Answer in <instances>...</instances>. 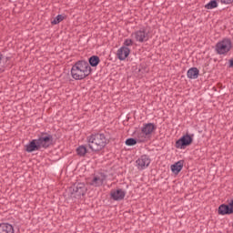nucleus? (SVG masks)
Instances as JSON below:
<instances>
[{
	"label": "nucleus",
	"mask_w": 233,
	"mask_h": 233,
	"mask_svg": "<svg viewBox=\"0 0 233 233\" xmlns=\"http://www.w3.org/2000/svg\"><path fill=\"white\" fill-rule=\"evenodd\" d=\"M76 152L78 156H85L86 154V147L85 146H80L77 149Z\"/></svg>",
	"instance_id": "aec40b11"
},
{
	"label": "nucleus",
	"mask_w": 233,
	"mask_h": 233,
	"mask_svg": "<svg viewBox=\"0 0 233 233\" xmlns=\"http://www.w3.org/2000/svg\"><path fill=\"white\" fill-rule=\"evenodd\" d=\"M133 37L138 43H145V41H148V32L146 29H140L133 34Z\"/></svg>",
	"instance_id": "1a4fd4ad"
},
{
	"label": "nucleus",
	"mask_w": 233,
	"mask_h": 233,
	"mask_svg": "<svg viewBox=\"0 0 233 233\" xmlns=\"http://www.w3.org/2000/svg\"><path fill=\"white\" fill-rule=\"evenodd\" d=\"M218 214L221 216H225L227 214H233V206L231 204L229 205H221L218 208Z\"/></svg>",
	"instance_id": "ddd939ff"
},
{
	"label": "nucleus",
	"mask_w": 233,
	"mask_h": 233,
	"mask_svg": "<svg viewBox=\"0 0 233 233\" xmlns=\"http://www.w3.org/2000/svg\"><path fill=\"white\" fill-rule=\"evenodd\" d=\"M215 50L218 56H227L232 50V41L228 38H224L217 43Z\"/></svg>",
	"instance_id": "39448f33"
},
{
	"label": "nucleus",
	"mask_w": 233,
	"mask_h": 233,
	"mask_svg": "<svg viewBox=\"0 0 233 233\" xmlns=\"http://www.w3.org/2000/svg\"><path fill=\"white\" fill-rule=\"evenodd\" d=\"M65 17L66 16L64 15H58L51 23L52 25H59L61 21H65Z\"/></svg>",
	"instance_id": "6ab92c4d"
},
{
	"label": "nucleus",
	"mask_w": 233,
	"mask_h": 233,
	"mask_svg": "<svg viewBox=\"0 0 233 233\" xmlns=\"http://www.w3.org/2000/svg\"><path fill=\"white\" fill-rule=\"evenodd\" d=\"M72 190L73 198H81V196L86 194V186L84 183H77L73 186Z\"/></svg>",
	"instance_id": "0eeeda50"
},
{
	"label": "nucleus",
	"mask_w": 233,
	"mask_h": 233,
	"mask_svg": "<svg viewBox=\"0 0 233 233\" xmlns=\"http://www.w3.org/2000/svg\"><path fill=\"white\" fill-rule=\"evenodd\" d=\"M133 43L134 42H132V39H126L122 46H126V48H128V46H132Z\"/></svg>",
	"instance_id": "4be33fe9"
},
{
	"label": "nucleus",
	"mask_w": 233,
	"mask_h": 233,
	"mask_svg": "<svg viewBox=\"0 0 233 233\" xmlns=\"http://www.w3.org/2000/svg\"><path fill=\"white\" fill-rule=\"evenodd\" d=\"M193 141V136L192 135H184L182 137H180L177 142H176V148H179L180 150H185L187 147H190L192 145Z\"/></svg>",
	"instance_id": "423d86ee"
},
{
	"label": "nucleus",
	"mask_w": 233,
	"mask_h": 233,
	"mask_svg": "<svg viewBox=\"0 0 233 233\" xmlns=\"http://www.w3.org/2000/svg\"><path fill=\"white\" fill-rule=\"evenodd\" d=\"M99 56H93L89 58V64L91 66H97L99 65Z\"/></svg>",
	"instance_id": "f3484780"
},
{
	"label": "nucleus",
	"mask_w": 233,
	"mask_h": 233,
	"mask_svg": "<svg viewBox=\"0 0 233 233\" xmlns=\"http://www.w3.org/2000/svg\"><path fill=\"white\" fill-rule=\"evenodd\" d=\"M92 74V67L86 61H78L71 68V76L76 81H81Z\"/></svg>",
	"instance_id": "f257e3e1"
},
{
	"label": "nucleus",
	"mask_w": 233,
	"mask_h": 233,
	"mask_svg": "<svg viewBox=\"0 0 233 233\" xmlns=\"http://www.w3.org/2000/svg\"><path fill=\"white\" fill-rule=\"evenodd\" d=\"M198 76L199 70L196 67H192L187 71V77H189V79H198Z\"/></svg>",
	"instance_id": "dca6fc26"
},
{
	"label": "nucleus",
	"mask_w": 233,
	"mask_h": 233,
	"mask_svg": "<svg viewBox=\"0 0 233 233\" xmlns=\"http://www.w3.org/2000/svg\"><path fill=\"white\" fill-rule=\"evenodd\" d=\"M137 141L135 138H128L126 140V145L127 147H134V145H137Z\"/></svg>",
	"instance_id": "412c9836"
},
{
	"label": "nucleus",
	"mask_w": 233,
	"mask_h": 233,
	"mask_svg": "<svg viewBox=\"0 0 233 233\" xmlns=\"http://www.w3.org/2000/svg\"><path fill=\"white\" fill-rule=\"evenodd\" d=\"M0 233H15L14 226L8 223L0 224Z\"/></svg>",
	"instance_id": "2eb2a0df"
},
{
	"label": "nucleus",
	"mask_w": 233,
	"mask_h": 233,
	"mask_svg": "<svg viewBox=\"0 0 233 233\" xmlns=\"http://www.w3.org/2000/svg\"><path fill=\"white\" fill-rule=\"evenodd\" d=\"M229 66H231V67L233 66V60L229 61Z\"/></svg>",
	"instance_id": "b1692460"
},
{
	"label": "nucleus",
	"mask_w": 233,
	"mask_h": 233,
	"mask_svg": "<svg viewBox=\"0 0 233 233\" xmlns=\"http://www.w3.org/2000/svg\"><path fill=\"white\" fill-rule=\"evenodd\" d=\"M87 145L93 152H99L105 148L106 137L103 134L91 135L87 137Z\"/></svg>",
	"instance_id": "7ed1b4c3"
},
{
	"label": "nucleus",
	"mask_w": 233,
	"mask_h": 233,
	"mask_svg": "<svg viewBox=\"0 0 233 233\" xmlns=\"http://www.w3.org/2000/svg\"><path fill=\"white\" fill-rule=\"evenodd\" d=\"M206 8L208 10H212L214 8H218V1H216V0L210 1L209 3H208L206 5Z\"/></svg>",
	"instance_id": "a211bd4d"
},
{
	"label": "nucleus",
	"mask_w": 233,
	"mask_h": 233,
	"mask_svg": "<svg viewBox=\"0 0 233 233\" xmlns=\"http://www.w3.org/2000/svg\"><path fill=\"white\" fill-rule=\"evenodd\" d=\"M52 145V136L48 134H42L38 139L32 140L29 144L25 145L26 152H35L41 148H48Z\"/></svg>",
	"instance_id": "f03ea898"
},
{
	"label": "nucleus",
	"mask_w": 233,
	"mask_h": 233,
	"mask_svg": "<svg viewBox=\"0 0 233 233\" xmlns=\"http://www.w3.org/2000/svg\"><path fill=\"white\" fill-rule=\"evenodd\" d=\"M128 56H130V48L127 47V46H121L117 51H116V57L120 60V61H125V59H127V57H128Z\"/></svg>",
	"instance_id": "9b49d317"
},
{
	"label": "nucleus",
	"mask_w": 233,
	"mask_h": 233,
	"mask_svg": "<svg viewBox=\"0 0 233 233\" xmlns=\"http://www.w3.org/2000/svg\"><path fill=\"white\" fill-rule=\"evenodd\" d=\"M221 5H232L233 0H218Z\"/></svg>",
	"instance_id": "5701e85b"
},
{
	"label": "nucleus",
	"mask_w": 233,
	"mask_h": 233,
	"mask_svg": "<svg viewBox=\"0 0 233 233\" xmlns=\"http://www.w3.org/2000/svg\"><path fill=\"white\" fill-rule=\"evenodd\" d=\"M185 162L183 160H180L171 166V172L173 174L177 175L179 174L180 170H183V165Z\"/></svg>",
	"instance_id": "4468645a"
},
{
	"label": "nucleus",
	"mask_w": 233,
	"mask_h": 233,
	"mask_svg": "<svg viewBox=\"0 0 233 233\" xmlns=\"http://www.w3.org/2000/svg\"><path fill=\"white\" fill-rule=\"evenodd\" d=\"M150 165V158L147 155H143L137 160V166L139 170H145Z\"/></svg>",
	"instance_id": "9d476101"
},
{
	"label": "nucleus",
	"mask_w": 233,
	"mask_h": 233,
	"mask_svg": "<svg viewBox=\"0 0 233 233\" xmlns=\"http://www.w3.org/2000/svg\"><path fill=\"white\" fill-rule=\"evenodd\" d=\"M105 179H106V177L103 174H98L93 177V179L89 182L90 185L93 187H101L103 183H105Z\"/></svg>",
	"instance_id": "f8f14e48"
},
{
	"label": "nucleus",
	"mask_w": 233,
	"mask_h": 233,
	"mask_svg": "<svg viewBox=\"0 0 233 233\" xmlns=\"http://www.w3.org/2000/svg\"><path fill=\"white\" fill-rule=\"evenodd\" d=\"M154 130H156V126L152 123L145 124L141 129L140 132L137 133V139L140 142L147 141V139H150V137L154 133Z\"/></svg>",
	"instance_id": "20e7f679"
},
{
	"label": "nucleus",
	"mask_w": 233,
	"mask_h": 233,
	"mask_svg": "<svg viewBox=\"0 0 233 233\" xmlns=\"http://www.w3.org/2000/svg\"><path fill=\"white\" fill-rule=\"evenodd\" d=\"M125 196H127V192L121 188L112 189L110 192L111 199L114 201H122L125 199Z\"/></svg>",
	"instance_id": "6e6552de"
}]
</instances>
